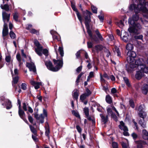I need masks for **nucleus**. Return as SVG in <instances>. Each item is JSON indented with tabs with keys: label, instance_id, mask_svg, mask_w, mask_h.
Returning a JSON list of instances; mask_svg holds the SVG:
<instances>
[{
	"label": "nucleus",
	"instance_id": "obj_1",
	"mask_svg": "<svg viewBox=\"0 0 148 148\" xmlns=\"http://www.w3.org/2000/svg\"><path fill=\"white\" fill-rule=\"evenodd\" d=\"M132 1L133 3L130 5L129 7V9L130 10H134V9H130V5H134L136 8L137 5L139 4V1H138V2L137 0H132ZM140 11L145 14V13L143 12L141 10H140L138 13ZM135 12L136 14H134L132 17L130 18L128 20V23L131 26H130L129 28L128 29V31L130 33L137 34L139 33L138 32V30L141 29L142 27L139 23H135L134 22V21H137L139 18V16L136 14L138 12Z\"/></svg>",
	"mask_w": 148,
	"mask_h": 148
},
{
	"label": "nucleus",
	"instance_id": "obj_2",
	"mask_svg": "<svg viewBox=\"0 0 148 148\" xmlns=\"http://www.w3.org/2000/svg\"><path fill=\"white\" fill-rule=\"evenodd\" d=\"M58 51L61 56L60 58H58L57 56V60L54 59L53 60L54 64L55 67L53 66L51 61L49 60L45 62V64L47 69L56 72L58 71L63 66V58L64 55V53L63 47H59L58 49Z\"/></svg>",
	"mask_w": 148,
	"mask_h": 148
},
{
	"label": "nucleus",
	"instance_id": "obj_3",
	"mask_svg": "<svg viewBox=\"0 0 148 148\" xmlns=\"http://www.w3.org/2000/svg\"><path fill=\"white\" fill-rule=\"evenodd\" d=\"M130 9H134L136 12H138L140 10H141L143 12L145 13V14H144L143 16L148 20V2L146 3L144 6L142 4V1L140 0L139 1V4L137 5V7L132 5L130 6ZM140 20L145 27H148V21L146 20L143 21L141 18H140Z\"/></svg>",
	"mask_w": 148,
	"mask_h": 148
},
{
	"label": "nucleus",
	"instance_id": "obj_4",
	"mask_svg": "<svg viewBox=\"0 0 148 148\" xmlns=\"http://www.w3.org/2000/svg\"><path fill=\"white\" fill-rule=\"evenodd\" d=\"M91 14V13L87 10H86L84 14L85 20V24L87 29V32L90 38H92V33L90 29L89 25V23L91 21L90 15Z\"/></svg>",
	"mask_w": 148,
	"mask_h": 148
},
{
	"label": "nucleus",
	"instance_id": "obj_5",
	"mask_svg": "<svg viewBox=\"0 0 148 148\" xmlns=\"http://www.w3.org/2000/svg\"><path fill=\"white\" fill-rule=\"evenodd\" d=\"M34 44L36 47L35 48V51L36 53L39 56H41L42 55V50L43 53L46 56H48V50L46 49H42V46L40 44L37 40H35L34 42Z\"/></svg>",
	"mask_w": 148,
	"mask_h": 148
},
{
	"label": "nucleus",
	"instance_id": "obj_6",
	"mask_svg": "<svg viewBox=\"0 0 148 148\" xmlns=\"http://www.w3.org/2000/svg\"><path fill=\"white\" fill-rule=\"evenodd\" d=\"M145 63V61L143 59L139 58L135 61V64L134 63V62L130 63L129 66L130 68L132 69L138 67V69H140V66L144 64Z\"/></svg>",
	"mask_w": 148,
	"mask_h": 148
},
{
	"label": "nucleus",
	"instance_id": "obj_7",
	"mask_svg": "<svg viewBox=\"0 0 148 148\" xmlns=\"http://www.w3.org/2000/svg\"><path fill=\"white\" fill-rule=\"evenodd\" d=\"M127 60L129 63H131L134 62L135 58L136 56L135 52L133 51H129L127 53Z\"/></svg>",
	"mask_w": 148,
	"mask_h": 148
},
{
	"label": "nucleus",
	"instance_id": "obj_8",
	"mask_svg": "<svg viewBox=\"0 0 148 148\" xmlns=\"http://www.w3.org/2000/svg\"><path fill=\"white\" fill-rule=\"evenodd\" d=\"M119 127L121 130H123V135L125 136H129V134L128 132V129L127 127L125 126L124 123L123 121H121L120 122V125H119Z\"/></svg>",
	"mask_w": 148,
	"mask_h": 148
},
{
	"label": "nucleus",
	"instance_id": "obj_9",
	"mask_svg": "<svg viewBox=\"0 0 148 148\" xmlns=\"http://www.w3.org/2000/svg\"><path fill=\"white\" fill-rule=\"evenodd\" d=\"M10 14H7L5 12L2 13L3 20L4 23V25H7V23L9 21Z\"/></svg>",
	"mask_w": 148,
	"mask_h": 148
},
{
	"label": "nucleus",
	"instance_id": "obj_10",
	"mask_svg": "<svg viewBox=\"0 0 148 148\" xmlns=\"http://www.w3.org/2000/svg\"><path fill=\"white\" fill-rule=\"evenodd\" d=\"M8 34V25H4L2 31V36L4 40H6V37Z\"/></svg>",
	"mask_w": 148,
	"mask_h": 148
},
{
	"label": "nucleus",
	"instance_id": "obj_11",
	"mask_svg": "<svg viewBox=\"0 0 148 148\" xmlns=\"http://www.w3.org/2000/svg\"><path fill=\"white\" fill-rule=\"evenodd\" d=\"M71 6L73 10L76 12L78 19L80 21L82 25V18L81 16L80 15L77 8H76L75 5L74 4H73L72 2H71Z\"/></svg>",
	"mask_w": 148,
	"mask_h": 148
},
{
	"label": "nucleus",
	"instance_id": "obj_12",
	"mask_svg": "<svg viewBox=\"0 0 148 148\" xmlns=\"http://www.w3.org/2000/svg\"><path fill=\"white\" fill-rule=\"evenodd\" d=\"M18 109V114L19 116L25 122L27 123H28V121L25 118V114L24 111L21 109V108H19Z\"/></svg>",
	"mask_w": 148,
	"mask_h": 148
},
{
	"label": "nucleus",
	"instance_id": "obj_13",
	"mask_svg": "<svg viewBox=\"0 0 148 148\" xmlns=\"http://www.w3.org/2000/svg\"><path fill=\"white\" fill-rule=\"evenodd\" d=\"M26 66L28 67L30 71H33L34 72H35L36 71V66L33 63H27Z\"/></svg>",
	"mask_w": 148,
	"mask_h": 148
},
{
	"label": "nucleus",
	"instance_id": "obj_14",
	"mask_svg": "<svg viewBox=\"0 0 148 148\" xmlns=\"http://www.w3.org/2000/svg\"><path fill=\"white\" fill-rule=\"evenodd\" d=\"M11 73L12 78L13 81L12 82V85L13 86L15 87V84H17L18 81V76H14V75L13 74V71L12 70H10Z\"/></svg>",
	"mask_w": 148,
	"mask_h": 148
},
{
	"label": "nucleus",
	"instance_id": "obj_15",
	"mask_svg": "<svg viewBox=\"0 0 148 148\" xmlns=\"http://www.w3.org/2000/svg\"><path fill=\"white\" fill-rule=\"evenodd\" d=\"M143 76V73L141 71H137L135 75V77L138 80L140 79Z\"/></svg>",
	"mask_w": 148,
	"mask_h": 148
},
{
	"label": "nucleus",
	"instance_id": "obj_16",
	"mask_svg": "<svg viewBox=\"0 0 148 148\" xmlns=\"http://www.w3.org/2000/svg\"><path fill=\"white\" fill-rule=\"evenodd\" d=\"M143 93L146 95L148 92V85L147 84H144L142 88Z\"/></svg>",
	"mask_w": 148,
	"mask_h": 148
},
{
	"label": "nucleus",
	"instance_id": "obj_17",
	"mask_svg": "<svg viewBox=\"0 0 148 148\" xmlns=\"http://www.w3.org/2000/svg\"><path fill=\"white\" fill-rule=\"evenodd\" d=\"M140 69L141 71L146 73H148V67L146 66L144 64L140 66Z\"/></svg>",
	"mask_w": 148,
	"mask_h": 148
},
{
	"label": "nucleus",
	"instance_id": "obj_18",
	"mask_svg": "<svg viewBox=\"0 0 148 148\" xmlns=\"http://www.w3.org/2000/svg\"><path fill=\"white\" fill-rule=\"evenodd\" d=\"M50 33L52 35L53 38V39H56L58 41L59 40V39H58L57 38V35L58 34L56 31L52 30L51 31Z\"/></svg>",
	"mask_w": 148,
	"mask_h": 148
},
{
	"label": "nucleus",
	"instance_id": "obj_19",
	"mask_svg": "<svg viewBox=\"0 0 148 148\" xmlns=\"http://www.w3.org/2000/svg\"><path fill=\"white\" fill-rule=\"evenodd\" d=\"M6 108L7 109H9L12 107L11 102L8 99H6Z\"/></svg>",
	"mask_w": 148,
	"mask_h": 148
},
{
	"label": "nucleus",
	"instance_id": "obj_20",
	"mask_svg": "<svg viewBox=\"0 0 148 148\" xmlns=\"http://www.w3.org/2000/svg\"><path fill=\"white\" fill-rule=\"evenodd\" d=\"M47 113L46 110L44 109H43V113L41 114L40 116V117L41 119H44L45 117H47Z\"/></svg>",
	"mask_w": 148,
	"mask_h": 148
},
{
	"label": "nucleus",
	"instance_id": "obj_21",
	"mask_svg": "<svg viewBox=\"0 0 148 148\" xmlns=\"http://www.w3.org/2000/svg\"><path fill=\"white\" fill-rule=\"evenodd\" d=\"M106 102L109 104H111L112 102L111 98L109 95H107L106 96Z\"/></svg>",
	"mask_w": 148,
	"mask_h": 148
},
{
	"label": "nucleus",
	"instance_id": "obj_22",
	"mask_svg": "<svg viewBox=\"0 0 148 148\" xmlns=\"http://www.w3.org/2000/svg\"><path fill=\"white\" fill-rule=\"evenodd\" d=\"M139 115L140 117L144 119L147 116V113L146 112L143 111L141 112H139L138 114Z\"/></svg>",
	"mask_w": 148,
	"mask_h": 148
},
{
	"label": "nucleus",
	"instance_id": "obj_23",
	"mask_svg": "<svg viewBox=\"0 0 148 148\" xmlns=\"http://www.w3.org/2000/svg\"><path fill=\"white\" fill-rule=\"evenodd\" d=\"M1 9H4L6 11L9 10V6L8 4H6L3 5H1Z\"/></svg>",
	"mask_w": 148,
	"mask_h": 148
},
{
	"label": "nucleus",
	"instance_id": "obj_24",
	"mask_svg": "<svg viewBox=\"0 0 148 148\" xmlns=\"http://www.w3.org/2000/svg\"><path fill=\"white\" fill-rule=\"evenodd\" d=\"M95 32L98 38L101 41L103 40V38L98 30H96L95 31Z\"/></svg>",
	"mask_w": 148,
	"mask_h": 148
},
{
	"label": "nucleus",
	"instance_id": "obj_25",
	"mask_svg": "<svg viewBox=\"0 0 148 148\" xmlns=\"http://www.w3.org/2000/svg\"><path fill=\"white\" fill-rule=\"evenodd\" d=\"M133 48V46L132 44L129 43L126 46V49L128 50H131Z\"/></svg>",
	"mask_w": 148,
	"mask_h": 148
},
{
	"label": "nucleus",
	"instance_id": "obj_26",
	"mask_svg": "<svg viewBox=\"0 0 148 148\" xmlns=\"http://www.w3.org/2000/svg\"><path fill=\"white\" fill-rule=\"evenodd\" d=\"M137 144V148H143V142L141 140H140L136 142Z\"/></svg>",
	"mask_w": 148,
	"mask_h": 148
},
{
	"label": "nucleus",
	"instance_id": "obj_27",
	"mask_svg": "<svg viewBox=\"0 0 148 148\" xmlns=\"http://www.w3.org/2000/svg\"><path fill=\"white\" fill-rule=\"evenodd\" d=\"M16 58L19 62V66H20L21 64V58L20 55L19 53H17L16 55Z\"/></svg>",
	"mask_w": 148,
	"mask_h": 148
},
{
	"label": "nucleus",
	"instance_id": "obj_28",
	"mask_svg": "<svg viewBox=\"0 0 148 148\" xmlns=\"http://www.w3.org/2000/svg\"><path fill=\"white\" fill-rule=\"evenodd\" d=\"M123 79L125 82L128 87L130 86V84L128 79L126 77H123Z\"/></svg>",
	"mask_w": 148,
	"mask_h": 148
},
{
	"label": "nucleus",
	"instance_id": "obj_29",
	"mask_svg": "<svg viewBox=\"0 0 148 148\" xmlns=\"http://www.w3.org/2000/svg\"><path fill=\"white\" fill-rule=\"evenodd\" d=\"M102 121L104 123H105L107 121L108 119V116H107L106 117L102 115L101 116Z\"/></svg>",
	"mask_w": 148,
	"mask_h": 148
},
{
	"label": "nucleus",
	"instance_id": "obj_30",
	"mask_svg": "<svg viewBox=\"0 0 148 148\" xmlns=\"http://www.w3.org/2000/svg\"><path fill=\"white\" fill-rule=\"evenodd\" d=\"M73 97L74 98L77 100L78 98V97L79 96V94L78 92H77V90H75L73 91Z\"/></svg>",
	"mask_w": 148,
	"mask_h": 148
},
{
	"label": "nucleus",
	"instance_id": "obj_31",
	"mask_svg": "<svg viewBox=\"0 0 148 148\" xmlns=\"http://www.w3.org/2000/svg\"><path fill=\"white\" fill-rule=\"evenodd\" d=\"M29 127L31 132L34 134V135H36V131L35 128L30 125H29Z\"/></svg>",
	"mask_w": 148,
	"mask_h": 148
},
{
	"label": "nucleus",
	"instance_id": "obj_32",
	"mask_svg": "<svg viewBox=\"0 0 148 148\" xmlns=\"http://www.w3.org/2000/svg\"><path fill=\"white\" fill-rule=\"evenodd\" d=\"M9 35L12 39H14L16 37V35L15 33L12 31H11L9 33Z\"/></svg>",
	"mask_w": 148,
	"mask_h": 148
},
{
	"label": "nucleus",
	"instance_id": "obj_33",
	"mask_svg": "<svg viewBox=\"0 0 148 148\" xmlns=\"http://www.w3.org/2000/svg\"><path fill=\"white\" fill-rule=\"evenodd\" d=\"M87 97H88L86 95V93H84L80 97V99L83 102L84 100Z\"/></svg>",
	"mask_w": 148,
	"mask_h": 148
},
{
	"label": "nucleus",
	"instance_id": "obj_34",
	"mask_svg": "<svg viewBox=\"0 0 148 148\" xmlns=\"http://www.w3.org/2000/svg\"><path fill=\"white\" fill-rule=\"evenodd\" d=\"M95 49L96 50L98 51L102 50L103 49V47L102 45H98L95 46Z\"/></svg>",
	"mask_w": 148,
	"mask_h": 148
},
{
	"label": "nucleus",
	"instance_id": "obj_35",
	"mask_svg": "<svg viewBox=\"0 0 148 148\" xmlns=\"http://www.w3.org/2000/svg\"><path fill=\"white\" fill-rule=\"evenodd\" d=\"M18 14L17 12L14 13L13 15V18L14 20L16 21H18Z\"/></svg>",
	"mask_w": 148,
	"mask_h": 148
},
{
	"label": "nucleus",
	"instance_id": "obj_36",
	"mask_svg": "<svg viewBox=\"0 0 148 148\" xmlns=\"http://www.w3.org/2000/svg\"><path fill=\"white\" fill-rule=\"evenodd\" d=\"M116 24L120 28H122L124 26L123 23L121 20H120L119 22H117Z\"/></svg>",
	"mask_w": 148,
	"mask_h": 148
},
{
	"label": "nucleus",
	"instance_id": "obj_37",
	"mask_svg": "<svg viewBox=\"0 0 148 148\" xmlns=\"http://www.w3.org/2000/svg\"><path fill=\"white\" fill-rule=\"evenodd\" d=\"M142 133L143 135V138L144 139H146L144 136H148V132L146 130L144 129L142 131Z\"/></svg>",
	"mask_w": 148,
	"mask_h": 148
},
{
	"label": "nucleus",
	"instance_id": "obj_38",
	"mask_svg": "<svg viewBox=\"0 0 148 148\" xmlns=\"http://www.w3.org/2000/svg\"><path fill=\"white\" fill-rule=\"evenodd\" d=\"M111 92L112 94H114V97H117L118 96L116 94L117 91L115 88H112L111 89Z\"/></svg>",
	"mask_w": 148,
	"mask_h": 148
},
{
	"label": "nucleus",
	"instance_id": "obj_39",
	"mask_svg": "<svg viewBox=\"0 0 148 148\" xmlns=\"http://www.w3.org/2000/svg\"><path fill=\"white\" fill-rule=\"evenodd\" d=\"M42 82H37L34 86V88L36 89H37L39 88L40 87V86L42 85Z\"/></svg>",
	"mask_w": 148,
	"mask_h": 148
},
{
	"label": "nucleus",
	"instance_id": "obj_40",
	"mask_svg": "<svg viewBox=\"0 0 148 148\" xmlns=\"http://www.w3.org/2000/svg\"><path fill=\"white\" fill-rule=\"evenodd\" d=\"M91 9L92 12L95 14L97 13V8L94 5L91 6Z\"/></svg>",
	"mask_w": 148,
	"mask_h": 148
},
{
	"label": "nucleus",
	"instance_id": "obj_41",
	"mask_svg": "<svg viewBox=\"0 0 148 148\" xmlns=\"http://www.w3.org/2000/svg\"><path fill=\"white\" fill-rule=\"evenodd\" d=\"M72 114L77 117H80V116L78 113L76 111L73 110L72 111Z\"/></svg>",
	"mask_w": 148,
	"mask_h": 148
},
{
	"label": "nucleus",
	"instance_id": "obj_42",
	"mask_svg": "<svg viewBox=\"0 0 148 148\" xmlns=\"http://www.w3.org/2000/svg\"><path fill=\"white\" fill-rule=\"evenodd\" d=\"M84 111L86 116V117H88L89 115L88 109L87 108H84Z\"/></svg>",
	"mask_w": 148,
	"mask_h": 148
},
{
	"label": "nucleus",
	"instance_id": "obj_43",
	"mask_svg": "<svg viewBox=\"0 0 148 148\" xmlns=\"http://www.w3.org/2000/svg\"><path fill=\"white\" fill-rule=\"evenodd\" d=\"M30 32L32 34H38V32L34 29H30Z\"/></svg>",
	"mask_w": 148,
	"mask_h": 148
},
{
	"label": "nucleus",
	"instance_id": "obj_44",
	"mask_svg": "<svg viewBox=\"0 0 148 148\" xmlns=\"http://www.w3.org/2000/svg\"><path fill=\"white\" fill-rule=\"evenodd\" d=\"M27 85L25 83H23L21 85V88L24 90H25L27 88Z\"/></svg>",
	"mask_w": 148,
	"mask_h": 148
},
{
	"label": "nucleus",
	"instance_id": "obj_45",
	"mask_svg": "<svg viewBox=\"0 0 148 148\" xmlns=\"http://www.w3.org/2000/svg\"><path fill=\"white\" fill-rule=\"evenodd\" d=\"M129 103L130 106L133 108L134 107V104L133 101L132 100H130L129 101Z\"/></svg>",
	"mask_w": 148,
	"mask_h": 148
},
{
	"label": "nucleus",
	"instance_id": "obj_46",
	"mask_svg": "<svg viewBox=\"0 0 148 148\" xmlns=\"http://www.w3.org/2000/svg\"><path fill=\"white\" fill-rule=\"evenodd\" d=\"M139 123L140 125L143 128H145L146 127V124L145 122H143L141 121H139Z\"/></svg>",
	"mask_w": 148,
	"mask_h": 148
},
{
	"label": "nucleus",
	"instance_id": "obj_47",
	"mask_svg": "<svg viewBox=\"0 0 148 148\" xmlns=\"http://www.w3.org/2000/svg\"><path fill=\"white\" fill-rule=\"evenodd\" d=\"M122 40L125 42H127L128 40V39L127 36H123Z\"/></svg>",
	"mask_w": 148,
	"mask_h": 148
},
{
	"label": "nucleus",
	"instance_id": "obj_48",
	"mask_svg": "<svg viewBox=\"0 0 148 148\" xmlns=\"http://www.w3.org/2000/svg\"><path fill=\"white\" fill-rule=\"evenodd\" d=\"M134 38L137 39H142L143 38V36L141 35H136L135 36Z\"/></svg>",
	"mask_w": 148,
	"mask_h": 148
},
{
	"label": "nucleus",
	"instance_id": "obj_49",
	"mask_svg": "<svg viewBox=\"0 0 148 148\" xmlns=\"http://www.w3.org/2000/svg\"><path fill=\"white\" fill-rule=\"evenodd\" d=\"M83 73H81L78 76L77 78L76 81V82L77 83H78L79 81V79L81 78L83 74Z\"/></svg>",
	"mask_w": 148,
	"mask_h": 148
},
{
	"label": "nucleus",
	"instance_id": "obj_50",
	"mask_svg": "<svg viewBox=\"0 0 148 148\" xmlns=\"http://www.w3.org/2000/svg\"><path fill=\"white\" fill-rule=\"evenodd\" d=\"M112 146L113 148H118V145L116 143L113 142L112 143Z\"/></svg>",
	"mask_w": 148,
	"mask_h": 148
},
{
	"label": "nucleus",
	"instance_id": "obj_51",
	"mask_svg": "<svg viewBox=\"0 0 148 148\" xmlns=\"http://www.w3.org/2000/svg\"><path fill=\"white\" fill-rule=\"evenodd\" d=\"M18 71L17 69H14V73H13V74H14V76H18Z\"/></svg>",
	"mask_w": 148,
	"mask_h": 148
},
{
	"label": "nucleus",
	"instance_id": "obj_52",
	"mask_svg": "<svg viewBox=\"0 0 148 148\" xmlns=\"http://www.w3.org/2000/svg\"><path fill=\"white\" fill-rule=\"evenodd\" d=\"M107 111L109 115H110L113 113L111 109L110 108H107Z\"/></svg>",
	"mask_w": 148,
	"mask_h": 148
},
{
	"label": "nucleus",
	"instance_id": "obj_53",
	"mask_svg": "<svg viewBox=\"0 0 148 148\" xmlns=\"http://www.w3.org/2000/svg\"><path fill=\"white\" fill-rule=\"evenodd\" d=\"M111 117L113 118L116 121H117V117L115 115V114L114 113H112L110 115Z\"/></svg>",
	"mask_w": 148,
	"mask_h": 148
},
{
	"label": "nucleus",
	"instance_id": "obj_54",
	"mask_svg": "<svg viewBox=\"0 0 148 148\" xmlns=\"http://www.w3.org/2000/svg\"><path fill=\"white\" fill-rule=\"evenodd\" d=\"M46 131L45 134L46 136H48L49 134L50 131L49 129L48 128H45Z\"/></svg>",
	"mask_w": 148,
	"mask_h": 148
},
{
	"label": "nucleus",
	"instance_id": "obj_55",
	"mask_svg": "<svg viewBox=\"0 0 148 148\" xmlns=\"http://www.w3.org/2000/svg\"><path fill=\"white\" fill-rule=\"evenodd\" d=\"M116 51L117 53V55L119 57L121 56V53L120 52V50L119 48H116Z\"/></svg>",
	"mask_w": 148,
	"mask_h": 148
},
{
	"label": "nucleus",
	"instance_id": "obj_56",
	"mask_svg": "<svg viewBox=\"0 0 148 148\" xmlns=\"http://www.w3.org/2000/svg\"><path fill=\"white\" fill-rule=\"evenodd\" d=\"M116 51L117 53V55L119 57L121 56V53L120 52V50L119 48H116Z\"/></svg>",
	"mask_w": 148,
	"mask_h": 148
},
{
	"label": "nucleus",
	"instance_id": "obj_57",
	"mask_svg": "<svg viewBox=\"0 0 148 148\" xmlns=\"http://www.w3.org/2000/svg\"><path fill=\"white\" fill-rule=\"evenodd\" d=\"M76 128L78 132L80 133L82 132V129L78 125H77L76 126Z\"/></svg>",
	"mask_w": 148,
	"mask_h": 148
},
{
	"label": "nucleus",
	"instance_id": "obj_58",
	"mask_svg": "<svg viewBox=\"0 0 148 148\" xmlns=\"http://www.w3.org/2000/svg\"><path fill=\"white\" fill-rule=\"evenodd\" d=\"M5 60L8 62H10L11 59V57L9 56H8L6 57Z\"/></svg>",
	"mask_w": 148,
	"mask_h": 148
},
{
	"label": "nucleus",
	"instance_id": "obj_59",
	"mask_svg": "<svg viewBox=\"0 0 148 148\" xmlns=\"http://www.w3.org/2000/svg\"><path fill=\"white\" fill-rule=\"evenodd\" d=\"M100 77L101 81V82L105 83V80L103 79V77L101 74H100Z\"/></svg>",
	"mask_w": 148,
	"mask_h": 148
},
{
	"label": "nucleus",
	"instance_id": "obj_60",
	"mask_svg": "<svg viewBox=\"0 0 148 148\" xmlns=\"http://www.w3.org/2000/svg\"><path fill=\"white\" fill-rule=\"evenodd\" d=\"M23 108L24 110L25 111H26L27 110V105L25 103H23Z\"/></svg>",
	"mask_w": 148,
	"mask_h": 148
},
{
	"label": "nucleus",
	"instance_id": "obj_61",
	"mask_svg": "<svg viewBox=\"0 0 148 148\" xmlns=\"http://www.w3.org/2000/svg\"><path fill=\"white\" fill-rule=\"evenodd\" d=\"M94 72L92 71L90 72V73L89 76H88V77H90V78H92L94 77Z\"/></svg>",
	"mask_w": 148,
	"mask_h": 148
},
{
	"label": "nucleus",
	"instance_id": "obj_62",
	"mask_svg": "<svg viewBox=\"0 0 148 148\" xmlns=\"http://www.w3.org/2000/svg\"><path fill=\"white\" fill-rule=\"evenodd\" d=\"M86 95L88 96H89L91 93V91L88 89H87L86 90Z\"/></svg>",
	"mask_w": 148,
	"mask_h": 148
},
{
	"label": "nucleus",
	"instance_id": "obj_63",
	"mask_svg": "<svg viewBox=\"0 0 148 148\" xmlns=\"http://www.w3.org/2000/svg\"><path fill=\"white\" fill-rule=\"evenodd\" d=\"M21 55L24 58H26V55L24 53V50L23 49L21 50Z\"/></svg>",
	"mask_w": 148,
	"mask_h": 148
},
{
	"label": "nucleus",
	"instance_id": "obj_64",
	"mask_svg": "<svg viewBox=\"0 0 148 148\" xmlns=\"http://www.w3.org/2000/svg\"><path fill=\"white\" fill-rule=\"evenodd\" d=\"M28 120L31 123H32L33 122V119L32 117L30 115L28 116Z\"/></svg>",
	"mask_w": 148,
	"mask_h": 148
}]
</instances>
